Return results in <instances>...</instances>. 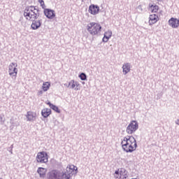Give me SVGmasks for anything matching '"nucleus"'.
<instances>
[{"mask_svg": "<svg viewBox=\"0 0 179 179\" xmlns=\"http://www.w3.org/2000/svg\"><path fill=\"white\" fill-rule=\"evenodd\" d=\"M41 15H42L41 10L37 6H30L25 8L24 16L27 20L32 22L31 25L32 30H37L41 27L42 20H38Z\"/></svg>", "mask_w": 179, "mask_h": 179, "instance_id": "nucleus-1", "label": "nucleus"}, {"mask_svg": "<svg viewBox=\"0 0 179 179\" xmlns=\"http://www.w3.org/2000/svg\"><path fill=\"white\" fill-rule=\"evenodd\" d=\"M75 170L78 171V168L75 166H73V168L67 166L66 174V172H61V171L53 169L47 173V179H71V174H72L73 171H75Z\"/></svg>", "mask_w": 179, "mask_h": 179, "instance_id": "nucleus-2", "label": "nucleus"}, {"mask_svg": "<svg viewBox=\"0 0 179 179\" xmlns=\"http://www.w3.org/2000/svg\"><path fill=\"white\" fill-rule=\"evenodd\" d=\"M122 148L126 153H132L136 150L138 144L134 136H127L121 142Z\"/></svg>", "mask_w": 179, "mask_h": 179, "instance_id": "nucleus-3", "label": "nucleus"}, {"mask_svg": "<svg viewBox=\"0 0 179 179\" xmlns=\"http://www.w3.org/2000/svg\"><path fill=\"white\" fill-rule=\"evenodd\" d=\"M87 30L92 36H97L101 31V25L96 22H90L87 26Z\"/></svg>", "mask_w": 179, "mask_h": 179, "instance_id": "nucleus-4", "label": "nucleus"}, {"mask_svg": "<svg viewBox=\"0 0 179 179\" xmlns=\"http://www.w3.org/2000/svg\"><path fill=\"white\" fill-rule=\"evenodd\" d=\"M139 129V123H138V121L136 120H132L129 124L126 129V132L129 135H132V134H135L136 131Z\"/></svg>", "mask_w": 179, "mask_h": 179, "instance_id": "nucleus-5", "label": "nucleus"}, {"mask_svg": "<svg viewBox=\"0 0 179 179\" xmlns=\"http://www.w3.org/2000/svg\"><path fill=\"white\" fill-rule=\"evenodd\" d=\"M129 176V173L124 168L119 169L118 170L115 171V178L119 179H127Z\"/></svg>", "mask_w": 179, "mask_h": 179, "instance_id": "nucleus-6", "label": "nucleus"}, {"mask_svg": "<svg viewBox=\"0 0 179 179\" xmlns=\"http://www.w3.org/2000/svg\"><path fill=\"white\" fill-rule=\"evenodd\" d=\"M48 156L47 152L44 151L40 152L38 153L36 160L38 163H47L48 162Z\"/></svg>", "mask_w": 179, "mask_h": 179, "instance_id": "nucleus-7", "label": "nucleus"}, {"mask_svg": "<svg viewBox=\"0 0 179 179\" xmlns=\"http://www.w3.org/2000/svg\"><path fill=\"white\" fill-rule=\"evenodd\" d=\"M17 64L11 63L8 66V73L10 76H16L17 75Z\"/></svg>", "mask_w": 179, "mask_h": 179, "instance_id": "nucleus-8", "label": "nucleus"}, {"mask_svg": "<svg viewBox=\"0 0 179 179\" xmlns=\"http://www.w3.org/2000/svg\"><path fill=\"white\" fill-rule=\"evenodd\" d=\"M43 13L48 19H54L55 17V10L50 8H45Z\"/></svg>", "mask_w": 179, "mask_h": 179, "instance_id": "nucleus-9", "label": "nucleus"}, {"mask_svg": "<svg viewBox=\"0 0 179 179\" xmlns=\"http://www.w3.org/2000/svg\"><path fill=\"white\" fill-rule=\"evenodd\" d=\"M88 12L91 13V15H96L100 12V7L97 5L92 4L89 6Z\"/></svg>", "mask_w": 179, "mask_h": 179, "instance_id": "nucleus-10", "label": "nucleus"}, {"mask_svg": "<svg viewBox=\"0 0 179 179\" xmlns=\"http://www.w3.org/2000/svg\"><path fill=\"white\" fill-rule=\"evenodd\" d=\"M169 25H171V27H173V29H177V27H178L179 26V19L171 17L169 20Z\"/></svg>", "mask_w": 179, "mask_h": 179, "instance_id": "nucleus-11", "label": "nucleus"}, {"mask_svg": "<svg viewBox=\"0 0 179 179\" xmlns=\"http://www.w3.org/2000/svg\"><path fill=\"white\" fill-rule=\"evenodd\" d=\"M149 24L152 26V24H155V23H157L159 20V16L156 14H152L149 17Z\"/></svg>", "mask_w": 179, "mask_h": 179, "instance_id": "nucleus-12", "label": "nucleus"}, {"mask_svg": "<svg viewBox=\"0 0 179 179\" xmlns=\"http://www.w3.org/2000/svg\"><path fill=\"white\" fill-rule=\"evenodd\" d=\"M122 72L124 75H127L131 72V63H124L122 66Z\"/></svg>", "mask_w": 179, "mask_h": 179, "instance_id": "nucleus-13", "label": "nucleus"}, {"mask_svg": "<svg viewBox=\"0 0 179 179\" xmlns=\"http://www.w3.org/2000/svg\"><path fill=\"white\" fill-rule=\"evenodd\" d=\"M113 36V31H108L107 32L104 33L103 38H102L103 43H107L111 36Z\"/></svg>", "mask_w": 179, "mask_h": 179, "instance_id": "nucleus-14", "label": "nucleus"}, {"mask_svg": "<svg viewBox=\"0 0 179 179\" xmlns=\"http://www.w3.org/2000/svg\"><path fill=\"white\" fill-rule=\"evenodd\" d=\"M51 109L50 108H44L41 110V115L43 118H48L50 115H51Z\"/></svg>", "mask_w": 179, "mask_h": 179, "instance_id": "nucleus-15", "label": "nucleus"}, {"mask_svg": "<svg viewBox=\"0 0 179 179\" xmlns=\"http://www.w3.org/2000/svg\"><path fill=\"white\" fill-rule=\"evenodd\" d=\"M27 118L28 121H34L36 120V113L31 111L27 112Z\"/></svg>", "mask_w": 179, "mask_h": 179, "instance_id": "nucleus-16", "label": "nucleus"}, {"mask_svg": "<svg viewBox=\"0 0 179 179\" xmlns=\"http://www.w3.org/2000/svg\"><path fill=\"white\" fill-rule=\"evenodd\" d=\"M37 173L39 174L41 178H44L45 177V169L43 167L38 168Z\"/></svg>", "mask_w": 179, "mask_h": 179, "instance_id": "nucleus-17", "label": "nucleus"}, {"mask_svg": "<svg viewBox=\"0 0 179 179\" xmlns=\"http://www.w3.org/2000/svg\"><path fill=\"white\" fill-rule=\"evenodd\" d=\"M50 86H51V84L48 82L43 83L42 89L43 92H47L50 89Z\"/></svg>", "mask_w": 179, "mask_h": 179, "instance_id": "nucleus-18", "label": "nucleus"}, {"mask_svg": "<svg viewBox=\"0 0 179 179\" xmlns=\"http://www.w3.org/2000/svg\"><path fill=\"white\" fill-rule=\"evenodd\" d=\"M150 10H151V12L152 13H157V10H159V6H157V5H155V6L152 5L151 6H150Z\"/></svg>", "mask_w": 179, "mask_h": 179, "instance_id": "nucleus-19", "label": "nucleus"}, {"mask_svg": "<svg viewBox=\"0 0 179 179\" xmlns=\"http://www.w3.org/2000/svg\"><path fill=\"white\" fill-rule=\"evenodd\" d=\"M50 108L52 110H53V111H55V113H57V114L61 113V110H59V108H58V106H57L55 105L52 106V107Z\"/></svg>", "mask_w": 179, "mask_h": 179, "instance_id": "nucleus-20", "label": "nucleus"}, {"mask_svg": "<svg viewBox=\"0 0 179 179\" xmlns=\"http://www.w3.org/2000/svg\"><path fill=\"white\" fill-rule=\"evenodd\" d=\"M79 78L81 80H87V76H86V73H81L79 75Z\"/></svg>", "mask_w": 179, "mask_h": 179, "instance_id": "nucleus-21", "label": "nucleus"}, {"mask_svg": "<svg viewBox=\"0 0 179 179\" xmlns=\"http://www.w3.org/2000/svg\"><path fill=\"white\" fill-rule=\"evenodd\" d=\"M75 87H76V85L75 84V80H71L70 81V89H75Z\"/></svg>", "mask_w": 179, "mask_h": 179, "instance_id": "nucleus-22", "label": "nucleus"}, {"mask_svg": "<svg viewBox=\"0 0 179 179\" xmlns=\"http://www.w3.org/2000/svg\"><path fill=\"white\" fill-rule=\"evenodd\" d=\"M38 2L41 3V6L42 7V9H45V4L44 3V0H38Z\"/></svg>", "mask_w": 179, "mask_h": 179, "instance_id": "nucleus-23", "label": "nucleus"}, {"mask_svg": "<svg viewBox=\"0 0 179 179\" xmlns=\"http://www.w3.org/2000/svg\"><path fill=\"white\" fill-rule=\"evenodd\" d=\"M8 152H10L11 155H13V144L10 145V147L7 148Z\"/></svg>", "mask_w": 179, "mask_h": 179, "instance_id": "nucleus-24", "label": "nucleus"}, {"mask_svg": "<svg viewBox=\"0 0 179 179\" xmlns=\"http://www.w3.org/2000/svg\"><path fill=\"white\" fill-rule=\"evenodd\" d=\"M3 124H5V119L2 116H0V125H3Z\"/></svg>", "mask_w": 179, "mask_h": 179, "instance_id": "nucleus-25", "label": "nucleus"}, {"mask_svg": "<svg viewBox=\"0 0 179 179\" xmlns=\"http://www.w3.org/2000/svg\"><path fill=\"white\" fill-rule=\"evenodd\" d=\"M75 85H76V87L74 88V90H79V88H78V87L79 86L78 83L75 82Z\"/></svg>", "mask_w": 179, "mask_h": 179, "instance_id": "nucleus-26", "label": "nucleus"}, {"mask_svg": "<svg viewBox=\"0 0 179 179\" xmlns=\"http://www.w3.org/2000/svg\"><path fill=\"white\" fill-rule=\"evenodd\" d=\"M48 106H49V107L51 108L52 107V106H54V104L51 103V102H48L47 103Z\"/></svg>", "mask_w": 179, "mask_h": 179, "instance_id": "nucleus-27", "label": "nucleus"}, {"mask_svg": "<svg viewBox=\"0 0 179 179\" xmlns=\"http://www.w3.org/2000/svg\"><path fill=\"white\" fill-rule=\"evenodd\" d=\"M43 90L39 91L38 92V96H43Z\"/></svg>", "mask_w": 179, "mask_h": 179, "instance_id": "nucleus-28", "label": "nucleus"}, {"mask_svg": "<svg viewBox=\"0 0 179 179\" xmlns=\"http://www.w3.org/2000/svg\"><path fill=\"white\" fill-rule=\"evenodd\" d=\"M64 85V86H66L67 87H71V82H69V84L68 83H65Z\"/></svg>", "mask_w": 179, "mask_h": 179, "instance_id": "nucleus-29", "label": "nucleus"}, {"mask_svg": "<svg viewBox=\"0 0 179 179\" xmlns=\"http://www.w3.org/2000/svg\"><path fill=\"white\" fill-rule=\"evenodd\" d=\"M137 9H138L139 10H141V12H142V6H138Z\"/></svg>", "mask_w": 179, "mask_h": 179, "instance_id": "nucleus-30", "label": "nucleus"}, {"mask_svg": "<svg viewBox=\"0 0 179 179\" xmlns=\"http://www.w3.org/2000/svg\"><path fill=\"white\" fill-rule=\"evenodd\" d=\"M176 125H179V119H178L177 120H176Z\"/></svg>", "mask_w": 179, "mask_h": 179, "instance_id": "nucleus-31", "label": "nucleus"}, {"mask_svg": "<svg viewBox=\"0 0 179 179\" xmlns=\"http://www.w3.org/2000/svg\"><path fill=\"white\" fill-rule=\"evenodd\" d=\"M129 145H127V149H129Z\"/></svg>", "mask_w": 179, "mask_h": 179, "instance_id": "nucleus-32", "label": "nucleus"}, {"mask_svg": "<svg viewBox=\"0 0 179 179\" xmlns=\"http://www.w3.org/2000/svg\"><path fill=\"white\" fill-rule=\"evenodd\" d=\"M157 1H162V0H157Z\"/></svg>", "mask_w": 179, "mask_h": 179, "instance_id": "nucleus-33", "label": "nucleus"}]
</instances>
